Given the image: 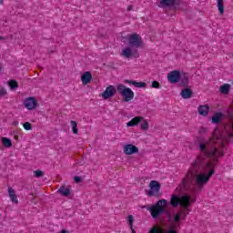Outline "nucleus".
<instances>
[{"label":"nucleus","instance_id":"obj_1","mask_svg":"<svg viewBox=\"0 0 233 233\" xmlns=\"http://www.w3.org/2000/svg\"><path fill=\"white\" fill-rule=\"evenodd\" d=\"M198 148L200 153L197 156L186 177L182 179L181 185L183 188H190L196 176V184L198 187L207 185L210 181V177L214 175L218 157L225 156V142L218 138L211 137L200 143ZM199 172H208V174L205 175V173Z\"/></svg>","mask_w":233,"mask_h":233},{"label":"nucleus","instance_id":"obj_2","mask_svg":"<svg viewBox=\"0 0 233 233\" xmlns=\"http://www.w3.org/2000/svg\"><path fill=\"white\" fill-rule=\"evenodd\" d=\"M167 207H168V201H167L165 198H162L157 201L155 205L149 207L147 210L150 212L151 218H153V219H157V218L162 216V214H167Z\"/></svg>","mask_w":233,"mask_h":233},{"label":"nucleus","instance_id":"obj_3","mask_svg":"<svg viewBox=\"0 0 233 233\" xmlns=\"http://www.w3.org/2000/svg\"><path fill=\"white\" fill-rule=\"evenodd\" d=\"M170 205L174 208L179 207V205L182 208H188V207H190V197L187 195H183L181 197L173 195L171 196Z\"/></svg>","mask_w":233,"mask_h":233},{"label":"nucleus","instance_id":"obj_4","mask_svg":"<svg viewBox=\"0 0 233 233\" xmlns=\"http://www.w3.org/2000/svg\"><path fill=\"white\" fill-rule=\"evenodd\" d=\"M116 90L127 103L134 99V91H132L130 87H127V86L119 84L116 87Z\"/></svg>","mask_w":233,"mask_h":233},{"label":"nucleus","instance_id":"obj_5","mask_svg":"<svg viewBox=\"0 0 233 233\" xmlns=\"http://www.w3.org/2000/svg\"><path fill=\"white\" fill-rule=\"evenodd\" d=\"M150 190L147 191V195L150 198H160L161 197V184L156 180H151L149 183Z\"/></svg>","mask_w":233,"mask_h":233},{"label":"nucleus","instance_id":"obj_6","mask_svg":"<svg viewBox=\"0 0 233 233\" xmlns=\"http://www.w3.org/2000/svg\"><path fill=\"white\" fill-rule=\"evenodd\" d=\"M128 43L134 48H140L143 46V39L137 34H132L129 35Z\"/></svg>","mask_w":233,"mask_h":233},{"label":"nucleus","instance_id":"obj_7","mask_svg":"<svg viewBox=\"0 0 233 233\" xmlns=\"http://www.w3.org/2000/svg\"><path fill=\"white\" fill-rule=\"evenodd\" d=\"M116 92H117V89H116L114 86H108L102 93V97L103 99H110V97H114V96H116Z\"/></svg>","mask_w":233,"mask_h":233},{"label":"nucleus","instance_id":"obj_8","mask_svg":"<svg viewBox=\"0 0 233 233\" xmlns=\"http://www.w3.org/2000/svg\"><path fill=\"white\" fill-rule=\"evenodd\" d=\"M123 152L126 156H132V154H137L139 148L132 144L124 145Z\"/></svg>","mask_w":233,"mask_h":233},{"label":"nucleus","instance_id":"obj_9","mask_svg":"<svg viewBox=\"0 0 233 233\" xmlns=\"http://www.w3.org/2000/svg\"><path fill=\"white\" fill-rule=\"evenodd\" d=\"M179 79H181V73L178 70H174L167 74L169 83H179Z\"/></svg>","mask_w":233,"mask_h":233},{"label":"nucleus","instance_id":"obj_10","mask_svg":"<svg viewBox=\"0 0 233 233\" xmlns=\"http://www.w3.org/2000/svg\"><path fill=\"white\" fill-rule=\"evenodd\" d=\"M24 106L27 110H35L37 100H35V97H27L24 101Z\"/></svg>","mask_w":233,"mask_h":233},{"label":"nucleus","instance_id":"obj_11","mask_svg":"<svg viewBox=\"0 0 233 233\" xmlns=\"http://www.w3.org/2000/svg\"><path fill=\"white\" fill-rule=\"evenodd\" d=\"M165 229L159 226H153L148 233H164ZM165 233H179L177 230L174 229V227L172 228L167 229Z\"/></svg>","mask_w":233,"mask_h":233},{"label":"nucleus","instance_id":"obj_12","mask_svg":"<svg viewBox=\"0 0 233 233\" xmlns=\"http://www.w3.org/2000/svg\"><path fill=\"white\" fill-rule=\"evenodd\" d=\"M124 83L127 85H133V86H136L137 88H145L147 86V83L145 82H137L136 80H124Z\"/></svg>","mask_w":233,"mask_h":233},{"label":"nucleus","instance_id":"obj_13","mask_svg":"<svg viewBox=\"0 0 233 233\" xmlns=\"http://www.w3.org/2000/svg\"><path fill=\"white\" fill-rule=\"evenodd\" d=\"M141 121H143V116H135L129 122L127 123V127H137V125H139Z\"/></svg>","mask_w":233,"mask_h":233},{"label":"nucleus","instance_id":"obj_14","mask_svg":"<svg viewBox=\"0 0 233 233\" xmlns=\"http://www.w3.org/2000/svg\"><path fill=\"white\" fill-rule=\"evenodd\" d=\"M83 85H88L92 81V73L86 71L81 76Z\"/></svg>","mask_w":233,"mask_h":233},{"label":"nucleus","instance_id":"obj_15","mask_svg":"<svg viewBox=\"0 0 233 233\" xmlns=\"http://www.w3.org/2000/svg\"><path fill=\"white\" fill-rule=\"evenodd\" d=\"M8 194L12 203L17 205V203H19V200L17 199V195H15V190H14V188L12 187H8Z\"/></svg>","mask_w":233,"mask_h":233},{"label":"nucleus","instance_id":"obj_16","mask_svg":"<svg viewBox=\"0 0 233 233\" xmlns=\"http://www.w3.org/2000/svg\"><path fill=\"white\" fill-rule=\"evenodd\" d=\"M198 110L200 116H208L210 106H208V105L199 106Z\"/></svg>","mask_w":233,"mask_h":233},{"label":"nucleus","instance_id":"obj_17","mask_svg":"<svg viewBox=\"0 0 233 233\" xmlns=\"http://www.w3.org/2000/svg\"><path fill=\"white\" fill-rule=\"evenodd\" d=\"M57 192L64 198H68V196H70V188L66 187L65 186H61Z\"/></svg>","mask_w":233,"mask_h":233},{"label":"nucleus","instance_id":"obj_18","mask_svg":"<svg viewBox=\"0 0 233 233\" xmlns=\"http://www.w3.org/2000/svg\"><path fill=\"white\" fill-rule=\"evenodd\" d=\"M176 5V0H161L160 8H167V6H174Z\"/></svg>","mask_w":233,"mask_h":233},{"label":"nucleus","instance_id":"obj_19","mask_svg":"<svg viewBox=\"0 0 233 233\" xmlns=\"http://www.w3.org/2000/svg\"><path fill=\"white\" fill-rule=\"evenodd\" d=\"M180 96H182L183 99H190L192 97V89L185 88L181 91Z\"/></svg>","mask_w":233,"mask_h":233},{"label":"nucleus","instance_id":"obj_20","mask_svg":"<svg viewBox=\"0 0 233 233\" xmlns=\"http://www.w3.org/2000/svg\"><path fill=\"white\" fill-rule=\"evenodd\" d=\"M122 56L126 59H129V57H132V56H134V52L130 47H126L122 50Z\"/></svg>","mask_w":233,"mask_h":233},{"label":"nucleus","instance_id":"obj_21","mask_svg":"<svg viewBox=\"0 0 233 233\" xmlns=\"http://www.w3.org/2000/svg\"><path fill=\"white\" fill-rule=\"evenodd\" d=\"M219 92L221 94H228L230 92V85L229 84H224L219 87Z\"/></svg>","mask_w":233,"mask_h":233},{"label":"nucleus","instance_id":"obj_22","mask_svg":"<svg viewBox=\"0 0 233 233\" xmlns=\"http://www.w3.org/2000/svg\"><path fill=\"white\" fill-rule=\"evenodd\" d=\"M218 9L219 14H225V3L223 2V0H218Z\"/></svg>","mask_w":233,"mask_h":233},{"label":"nucleus","instance_id":"obj_23","mask_svg":"<svg viewBox=\"0 0 233 233\" xmlns=\"http://www.w3.org/2000/svg\"><path fill=\"white\" fill-rule=\"evenodd\" d=\"M2 145H4V147H5L6 148H10L12 147V140H10V138L8 137H2Z\"/></svg>","mask_w":233,"mask_h":233},{"label":"nucleus","instance_id":"obj_24","mask_svg":"<svg viewBox=\"0 0 233 233\" xmlns=\"http://www.w3.org/2000/svg\"><path fill=\"white\" fill-rule=\"evenodd\" d=\"M141 130H148L150 128V125L148 124V121L143 117V120H141V125H140Z\"/></svg>","mask_w":233,"mask_h":233},{"label":"nucleus","instance_id":"obj_25","mask_svg":"<svg viewBox=\"0 0 233 233\" xmlns=\"http://www.w3.org/2000/svg\"><path fill=\"white\" fill-rule=\"evenodd\" d=\"M70 123H71V128H72L73 134H76V135L79 134V130L77 129V122L71 120Z\"/></svg>","mask_w":233,"mask_h":233},{"label":"nucleus","instance_id":"obj_26","mask_svg":"<svg viewBox=\"0 0 233 233\" xmlns=\"http://www.w3.org/2000/svg\"><path fill=\"white\" fill-rule=\"evenodd\" d=\"M221 113H216L213 116H212V123H219V121H221Z\"/></svg>","mask_w":233,"mask_h":233},{"label":"nucleus","instance_id":"obj_27","mask_svg":"<svg viewBox=\"0 0 233 233\" xmlns=\"http://www.w3.org/2000/svg\"><path fill=\"white\" fill-rule=\"evenodd\" d=\"M182 219H185L188 214H190V210H188V208H182V210L180 211Z\"/></svg>","mask_w":233,"mask_h":233},{"label":"nucleus","instance_id":"obj_28","mask_svg":"<svg viewBox=\"0 0 233 233\" xmlns=\"http://www.w3.org/2000/svg\"><path fill=\"white\" fill-rule=\"evenodd\" d=\"M181 212L176 213L175 216L173 217V221L175 225H177L181 221Z\"/></svg>","mask_w":233,"mask_h":233},{"label":"nucleus","instance_id":"obj_29","mask_svg":"<svg viewBox=\"0 0 233 233\" xmlns=\"http://www.w3.org/2000/svg\"><path fill=\"white\" fill-rule=\"evenodd\" d=\"M9 86H10L11 90H15V88H18L19 84L15 80H10Z\"/></svg>","mask_w":233,"mask_h":233},{"label":"nucleus","instance_id":"obj_30","mask_svg":"<svg viewBox=\"0 0 233 233\" xmlns=\"http://www.w3.org/2000/svg\"><path fill=\"white\" fill-rule=\"evenodd\" d=\"M127 222H128V225H129L130 228L131 229L134 228V216L129 215L127 217Z\"/></svg>","mask_w":233,"mask_h":233},{"label":"nucleus","instance_id":"obj_31","mask_svg":"<svg viewBox=\"0 0 233 233\" xmlns=\"http://www.w3.org/2000/svg\"><path fill=\"white\" fill-rule=\"evenodd\" d=\"M35 177H43L45 176V173L39 169L34 171Z\"/></svg>","mask_w":233,"mask_h":233},{"label":"nucleus","instance_id":"obj_32","mask_svg":"<svg viewBox=\"0 0 233 233\" xmlns=\"http://www.w3.org/2000/svg\"><path fill=\"white\" fill-rule=\"evenodd\" d=\"M25 130H32V124L30 122H25L23 124Z\"/></svg>","mask_w":233,"mask_h":233},{"label":"nucleus","instance_id":"obj_33","mask_svg":"<svg viewBox=\"0 0 233 233\" xmlns=\"http://www.w3.org/2000/svg\"><path fill=\"white\" fill-rule=\"evenodd\" d=\"M159 86H161V85L156 80L151 84V88H159Z\"/></svg>","mask_w":233,"mask_h":233},{"label":"nucleus","instance_id":"obj_34","mask_svg":"<svg viewBox=\"0 0 233 233\" xmlns=\"http://www.w3.org/2000/svg\"><path fill=\"white\" fill-rule=\"evenodd\" d=\"M207 127H200L199 129H198V134H200V136H203V135H205V134H207Z\"/></svg>","mask_w":233,"mask_h":233},{"label":"nucleus","instance_id":"obj_35","mask_svg":"<svg viewBox=\"0 0 233 233\" xmlns=\"http://www.w3.org/2000/svg\"><path fill=\"white\" fill-rule=\"evenodd\" d=\"M0 96H6V89L0 88Z\"/></svg>","mask_w":233,"mask_h":233},{"label":"nucleus","instance_id":"obj_36","mask_svg":"<svg viewBox=\"0 0 233 233\" xmlns=\"http://www.w3.org/2000/svg\"><path fill=\"white\" fill-rule=\"evenodd\" d=\"M75 181H76V183H80L81 182V177H75Z\"/></svg>","mask_w":233,"mask_h":233},{"label":"nucleus","instance_id":"obj_37","mask_svg":"<svg viewBox=\"0 0 233 233\" xmlns=\"http://www.w3.org/2000/svg\"><path fill=\"white\" fill-rule=\"evenodd\" d=\"M127 10H128V12H130V10H132V5H129V6L127 7Z\"/></svg>","mask_w":233,"mask_h":233},{"label":"nucleus","instance_id":"obj_38","mask_svg":"<svg viewBox=\"0 0 233 233\" xmlns=\"http://www.w3.org/2000/svg\"><path fill=\"white\" fill-rule=\"evenodd\" d=\"M132 233H136V230L134 228L131 229Z\"/></svg>","mask_w":233,"mask_h":233},{"label":"nucleus","instance_id":"obj_39","mask_svg":"<svg viewBox=\"0 0 233 233\" xmlns=\"http://www.w3.org/2000/svg\"><path fill=\"white\" fill-rule=\"evenodd\" d=\"M4 1L3 0H0V5H3Z\"/></svg>","mask_w":233,"mask_h":233},{"label":"nucleus","instance_id":"obj_40","mask_svg":"<svg viewBox=\"0 0 233 233\" xmlns=\"http://www.w3.org/2000/svg\"><path fill=\"white\" fill-rule=\"evenodd\" d=\"M3 39H5V37H3V36H0V40H3Z\"/></svg>","mask_w":233,"mask_h":233},{"label":"nucleus","instance_id":"obj_41","mask_svg":"<svg viewBox=\"0 0 233 233\" xmlns=\"http://www.w3.org/2000/svg\"><path fill=\"white\" fill-rule=\"evenodd\" d=\"M61 233H66V230H62Z\"/></svg>","mask_w":233,"mask_h":233},{"label":"nucleus","instance_id":"obj_42","mask_svg":"<svg viewBox=\"0 0 233 233\" xmlns=\"http://www.w3.org/2000/svg\"><path fill=\"white\" fill-rule=\"evenodd\" d=\"M229 137H233V134H230Z\"/></svg>","mask_w":233,"mask_h":233},{"label":"nucleus","instance_id":"obj_43","mask_svg":"<svg viewBox=\"0 0 233 233\" xmlns=\"http://www.w3.org/2000/svg\"><path fill=\"white\" fill-rule=\"evenodd\" d=\"M1 70H3V68H2L1 66H0V72H1Z\"/></svg>","mask_w":233,"mask_h":233}]
</instances>
